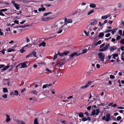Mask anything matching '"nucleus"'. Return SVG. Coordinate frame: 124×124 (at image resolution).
Listing matches in <instances>:
<instances>
[{"label": "nucleus", "mask_w": 124, "mask_h": 124, "mask_svg": "<svg viewBox=\"0 0 124 124\" xmlns=\"http://www.w3.org/2000/svg\"><path fill=\"white\" fill-rule=\"evenodd\" d=\"M64 25L63 21L60 20L57 21L52 25H49V27L50 30H59L62 28Z\"/></svg>", "instance_id": "1"}, {"label": "nucleus", "mask_w": 124, "mask_h": 124, "mask_svg": "<svg viewBox=\"0 0 124 124\" xmlns=\"http://www.w3.org/2000/svg\"><path fill=\"white\" fill-rule=\"evenodd\" d=\"M100 113V109L99 108H97L93 110L91 114V116H97Z\"/></svg>", "instance_id": "2"}, {"label": "nucleus", "mask_w": 124, "mask_h": 124, "mask_svg": "<svg viewBox=\"0 0 124 124\" xmlns=\"http://www.w3.org/2000/svg\"><path fill=\"white\" fill-rule=\"evenodd\" d=\"M110 115L109 113H108L106 115V116H104L102 117L103 120L106 122H108L110 119Z\"/></svg>", "instance_id": "3"}, {"label": "nucleus", "mask_w": 124, "mask_h": 124, "mask_svg": "<svg viewBox=\"0 0 124 124\" xmlns=\"http://www.w3.org/2000/svg\"><path fill=\"white\" fill-rule=\"evenodd\" d=\"M98 55L101 61L102 62L104 61L105 57L104 54L103 53L100 52L98 54Z\"/></svg>", "instance_id": "4"}, {"label": "nucleus", "mask_w": 124, "mask_h": 124, "mask_svg": "<svg viewBox=\"0 0 124 124\" xmlns=\"http://www.w3.org/2000/svg\"><path fill=\"white\" fill-rule=\"evenodd\" d=\"M109 44H108L106 46H105L104 47H103L101 49H100V50L102 51H105L107 50L108 48L109 47Z\"/></svg>", "instance_id": "5"}, {"label": "nucleus", "mask_w": 124, "mask_h": 124, "mask_svg": "<svg viewBox=\"0 0 124 124\" xmlns=\"http://www.w3.org/2000/svg\"><path fill=\"white\" fill-rule=\"evenodd\" d=\"M72 20L71 19H68L66 18H65L64 19L65 25H67L68 23H71L72 22Z\"/></svg>", "instance_id": "6"}, {"label": "nucleus", "mask_w": 124, "mask_h": 124, "mask_svg": "<svg viewBox=\"0 0 124 124\" xmlns=\"http://www.w3.org/2000/svg\"><path fill=\"white\" fill-rule=\"evenodd\" d=\"M27 63V62H24L20 63L21 64V66L20 67V68L21 69L22 68H24L27 67V65H26V64Z\"/></svg>", "instance_id": "7"}, {"label": "nucleus", "mask_w": 124, "mask_h": 124, "mask_svg": "<svg viewBox=\"0 0 124 124\" xmlns=\"http://www.w3.org/2000/svg\"><path fill=\"white\" fill-rule=\"evenodd\" d=\"M53 19L51 17H42L41 18L42 20L43 21H47L51 20Z\"/></svg>", "instance_id": "8"}, {"label": "nucleus", "mask_w": 124, "mask_h": 124, "mask_svg": "<svg viewBox=\"0 0 124 124\" xmlns=\"http://www.w3.org/2000/svg\"><path fill=\"white\" fill-rule=\"evenodd\" d=\"M80 53H79L77 52H75L73 53V54H71L70 55V56L71 57H72L76 56H78L80 55Z\"/></svg>", "instance_id": "9"}, {"label": "nucleus", "mask_w": 124, "mask_h": 124, "mask_svg": "<svg viewBox=\"0 0 124 124\" xmlns=\"http://www.w3.org/2000/svg\"><path fill=\"white\" fill-rule=\"evenodd\" d=\"M117 49V48L116 46H113L110 47L109 48V49L110 51L113 52V51L116 50Z\"/></svg>", "instance_id": "10"}, {"label": "nucleus", "mask_w": 124, "mask_h": 124, "mask_svg": "<svg viewBox=\"0 0 124 124\" xmlns=\"http://www.w3.org/2000/svg\"><path fill=\"white\" fill-rule=\"evenodd\" d=\"M110 16V14H108L106 15L102 16L101 17V18L102 19H107Z\"/></svg>", "instance_id": "11"}, {"label": "nucleus", "mask_w": 124, "mask_h": 124, "mask_svg": "<svg viewBox=\"0 0 124 124\" xmlns=\"http://www.w3.org/2000/svg\"><path fill=\"white\" fill-rule=\"evenodd\" d=\"M12 2L13 3L14 6L16 8L17 10H19V7L20 6V5L19 4L15 3L14 1L13 2Z\"/></svg>", "instance_id": "12"}, {"label": "nucleus", "mask_w": 124, "mask_h": 124, "mask_svg": "<svg viewBox=\"0 0 124 124\" xmlns=\"http://www.w3.org/2000/svg\"><path fill=\"white\" fill-rule=\"evenodd\" d=\"M93 21L90 23V24L92 25H94L96 24L97 23V19H94L93 20Z\"/></svg>", "instance_id": "13"}, {"label": "nucleus", "mask_w": 124, "mask_h": 124, "mask_svg": "<svg viewBox=\"0 0 124 124\" xmlns=\"http://www.w3.org/2000/svg\"><path fill=\"white\" fill-rule=\"evenodd\" d=\"M6 122H8L10 121L11 119L10 118V116L8 115H6Z\"/></svg>", "instance_id": "14"}, {"label": "nucleus", "mask_w": 124, "mask_h": 124, "mask_svg": "<svg viewBox=\"0 0 124 124\" xmlns=\"http://www.w3.org/2000/svg\"><path fill=\"white\" fill-rule=\"evenodd\" d=\"M51 98H53L55 97L54 95L55 94V91L54 90H51Z\"/></svg>", "instance_id": "15"}, {"label": "nucleus", "mask_w": 124, "mask_h": 124, "mask_svg": "<svg viewBox=\"0 0 124 124\" xmlns=\"http://www.w3.org/2000/svg\"><path fill=\"white\" fill-rule=\"evenodd\" d=\"M46 43L45 42L43 41L39 45V47H40L42 46L43 47H44L46 46Z\"/></svg>", "instance_id": "16"}, {"label": "nucleus", "mask_w": 124, "mask_h": 124, "mask_svg": "<svg viewBox=\"0 0 124 124\" xmlns=\"http://www.w3.org/2000/svg\"><path fill=\"white\" fill-rule=\"evenodd\" d=\"M113 56V58L115 59L116 57H118V53H114L111 55Z\"/></svg>", "instance_id": "17"}, {"label": "nucleus", "mask_w": 124, "mask_h": 124, "mask_svg": "<svg viewBox=\"0 0 124 124\" xmlns=\"http://www.w3.org/2000/svg\"><path fill=\"white\" fill-rule=\"evenodd\" d=\"M89 6L91 8H94L96 7V5L95 4L92 3L90 4Z\"/></svg>", "instance_id": "18"}, {"label": "nucleus", "mask_w": 124, "mask_h": 124, "mask_svg": "<svg viewBox=\"0 0 124 124\" xmlns=\"http://www.w3.org/2000/svg\"><path fill=\"white\" fill-rule=\"evenodd\" d=\"M25 48L24 46L23 47L22 49L20 50V51L21 53H23L25 51V50H24Z\"/></svg>", "instance_id": "19"}, {"label": "nucleus", "mask_w": 124, "mask_h": 124, "mask_svg": "<svg viewBox=\"0 0 124 124\" xmlns=\"http://www.w3.org/2000/svg\"><path fill=\"white\" fill-rule=\"evenodd\" d=\"M16 122L17 124H22L23 123L22 121L17 119L16 120Z\"/></svg>", "instance_id": "20"}, {"label": "nucleus", "mask_w": 124, "mask_h": 124, "mask_svg": "<svg viewBox=\"0 0 124 124\" xmlns=\"http://www.w3.org/2000/svg\"><path fill=\"white\" fill-rule=\"evenodd\" d=\"M8 52H10L12 51L14 52L16 51L15 50L13 49L12 48H9L7 50Z\"/></svg>", "instance_id": "21"}, {"label": "nucleus", "mask_w": 124, "mask_h": 124, "mask_svg": "<svg viewBox=\"0 0 124 124\" xmlns=\"http://www.w3.org/2000/svg\"><path fill=\"white\" fill-rule=\"evenodd\" d=\"M117 30V28H115L113 30H111V33L113 34H114L116 32V31Z\"/></svg>", "instance_id": "22"}, {"label": "nucleus", "mask_w": 124, "mask_h": 124, "mask_svg": "<svg viewBox=\"0 0 124 124\" xmlns=\"http://www.w3.org/2000/svg\"><path fill=\"white\" fill-rule=\"evenodd\" d=\"M3 92L4 93H8V91L7 88H3Z\"/></svg>", "instance_id": "23"}, {"label": "nucleus", "mask_w": 124, "mask_h": 124, "mask_svg": "<svg viewBox=\"0 0 124 124\" xmlns=\"http://www.w3.org/2000/svg\"><path fill=\"white\" fill-rule=\"evenodd\" d=\"M9 67V65L7 66L4 67L2 69V71H3L7 70Z\"/></svg>", "instance_id": "24"}, {"label": "nucleus", "mask_w": 124, "mask_h": 124, "mask_svg": "<svg viewBox=\"0 0 124 124\" xmlns=\"http://www.w3.org/2000/svg\"><path fill=\"white\" fill-rule=\"evenodd\" d=\"M63 64V63L58 62H57V65L58 66L60 67L62 66Z\"/></svg>", "instance_id": "25"}, {"label": "nucleus", "mask_w": 124, "mask_h": 124, "mask_svg": "<svg viewBox=\"0 0 124 124\" xmlns=\"http://www.w3.org/2000/svg\"><path fill=\"white\" fill-rule=\"evenodd\" d=\"M79 116V117L82 118L84 116L83 113L82 112H80L78 114Z\"/></svg>", "instance_id": "26"}, {"label": "nucleus", "mask_w": 124, "mask_h": 124, "mask_svg": "<svg viewBox=\"0 0 124 124\" xmlns=\"http://www.w3.org/2000/svg\"><path fill=\"white\" fill-rule=\"evenodd\" d=\"M45 10V8H39L38 9V11L39 12H40L41 11H43Z\"/></svg>", "instance_id": "27"}, {"label": "nucleus", "mask_w": 124, "mask_h": 124, "mask_svg": "<svg viewBox=\"0 0 124 124\" xmlns=\"http://www.w3.org/2000/svg\"><path fill=\"white\" fill-rule=\"evenodd\" d=\"M104 35V34L103 32L100 33L99 34V37L100 38L103 37Z\"/></svg>", "instance_id": "28"}, {"label": "nucleus", "mask_w": 124, "mask_h": 124, "mask_svg": "<svg viewBox=\"0 0 124 124\" xmlns=\"http://www.w3.org/2000/svg\"><path fill=\"white\" fill-rule=\"evenodd\" d=\"M34 124H39L38 121V119L37 118H36L35 119L34 121Z\"/></svg>", "instance_id": "29"}, {"label": "nucleus", "mask_w": 124, "mask_h": 124, "mask_svg": "<svg viewBox=\"0 0 124 124\" xmlns=\"http://www.w3.org/2000/svg\"><path fill=\"white\" fill-rule=\"evenodd\" d=\"M94 12V11L93 10H92L89 11V12H88L87 14V15H89L91 14L92 13H93Z\"/></svg>", "instance_id": "30"}, {"label": "nucleus", "mask_w": 124, "mask_h": 124, "mask_svg": "<svg viewBox=\"0 0 124 124\" xmlns=\"http://www.w3.org/2000/svg\"><path fill=\"white\" fill-rule=\"evenodd\" d=\"M31 53V54H32V55H33L34 56L36 57H37L36 53V52L35 51H34L32 52Z\"/></svg>", "instance_id": "31"}, {"label": "nucleus", "mask_w": 124, "mask_h": 124, "mask_svg": "<svg viewBox=\"0 0 124 124\" xmlns=\"http://www.w3.org/2000/svg\"><path fill=\"white\" fill-rule=\"evenodd\" d=\"M32 46V45L30 43H29L28 44H27L24 46V47L25 48L26 47H28L29 48L31 47Z\"/></svg>", "instance_id": "32"}, {"label": "nucleus", "mask_w": 124, "mask_h": 124, "mask_svg": "<svg viewBox=\"0 0 124 124\" xmlns=\"http://www.w3.org/2000/svg\"><path fill=\"white\" fill-rule=\"evenodd\" d=\"M14 95L18 96L19 95V93L18 91L17 90H15L14 91Z\"/></svg>", "instance_id": "33"}, {"label": "nucleus", "mask_w": 124, "mask_h": 124, "mask_svg": "<svg viewBox=\"0 0 124 124\" xmlns=\"http://www.w3.org/2000/svg\"><path fill=\"white\" fill-rule=\"evenodd\" d=\"M69 52L68 51H66L63 53V56H65L67 54L69 53Z\"/></svg>", "instance_id": "34"}, {"label": "nucleus", "mask_w": 124, "mask_h": 124, "mask_svg": "<svg viewBox=\"0 0 124 124\" xmlns=\"http://www.w3.org/2000/svg\"><path fill=\"white\" fill-rule=\"evenodd\" d=\"M87 50L86 49H84L82 51V54H83L86 53Z\"/></svg>", "instance_id": "35"}, {"label": "nucleus", "mask_w": 124, "mask_h": 124, "mask_svg": "<svg viewBox=\"0 0 124 124\" xmlns=\"http://www.w3.org/2000/svg\"><path fill=\"white\" fill-rule=\"evenodd\" d=\"M122 117L120 116H117L116 118V121H118L122 119Z\"/></svg>", "instance_id": "36"}, {"label": "nucleus", "mask_w": 124, "mask_h": 124, "mask_svg": "<svg viewBox=\"0 0 124 124\" xmlns=\"http://www.w3.org/2000/svg\"><path fill=\"white\" fill-rule=\"evenodd\" d=\"M47 87H48V84H47L44 85L42 86V88L43 89H44Z\"/></svg>", "instance_id": "37"}, {"label": "nucleus", "mask_w": 124, "mask_h": 124, "mask_svg": "<svg viewBox=\"0 0 124 124\" xmlns=\"http://www.w3.org/2000/svg\"><path fill=\"white\" fill-rule=\"evenodd\" d=\"M88 86L86 84V85H85L81 86L80 87V89H85V88H86Z\"/></svg>", "instance_id": "38"}, {"label": "nucleus", "mask_w": 124, "mask_h": 124, "mask_svg": "<svg viewBox=\"0 0 124 124\" xmlns=\"http://www.w3.org/2000/svg\"><path fill=\"white\" fill-rule=\"evenodd\" d=\"M84 32L86 35L87 36H89V32L88 31V32H87L86 31V30H85L84 31Z\"/></svg>", "instance_id": "39"}, {"label": "nucleus", "mask_w": 124, "mask_h": 124, "mask_svg": "<svg viewBox=\"0 0 124 124\" xmlns=\"http://www.w3.org/2000/svg\"><path fill=\"white\" fill-rule=\"evenodd\" d=\"M52 13L51 12H49L48 13H46L44 14V16H46L47 15L51 14Z\"/></svg>", "instance_id": "40"}, {"label": "nucleus", "mask_w": 124, "mask_h": 124, "mask_svg": "<svg viewBox=\"0 0 124 124\" xmlns=\"http://www.w3.org/2000/svg\"><path fill=\"white\" fill-rule=\"evenodd\" d=\"M2 96L3 98L6 99L7 97V95L6 94H5L4 95H2Z\"/></svg>", "instance_id": "41"}, {"label": "nucleus", "mask_w": 124, "mask_h": 124, "mask_svg": "<svg viewBox=\"0 0 124 124\" xmlns=\"http://www.w3.org/2000/svg\"><path fill=\"white\" fill-rule=\"evenodd\" d=\"M7 10H8V9H7L5 8L4 9H2L1 10H0V11H1L2 12H5V11H7Z\"/></svg>", "instance_id": "42"}, {"label": "nucleus", "mask_w": 124, "mask_h": 124, "mask_svg": "<svg viewBox=\"0 0 124 124\" xmlns=\"http://www.w3.org/2000/svg\"><path fill=\"white\" fill-rule=\"evenodd\" d=\"M118 33L120 36H122V31L121 30H119Z\"/></svg>", "instance_id": "43"}, {"label": "nucleus", "mask_w": 124, "mask_h": 124, "mask_svg": "<svg viewBox=\"0 0 124 124\" xmlns=\"http://www.w3.org/2000/svg\"><path fill=\"white\" fill-rule=\"evenodd\" d=\"M57 55H60L61 56H63V53H61L59 52H58L57 53Z\"/></svg>", "instance_id": "44"}, {"label": "nucleus", "mask_w": 124, "mask_h": 124, "mask_svg": "<svg viewBox=\"0 0 124 124\" xmlns=\"http://www.w3.org/2000/svg\"><path fill=\"white\" fill-rule=\"evenodd\" d=\"M82 120L83 121H85L87 120V118H86L83 117L82 118Z\"/></svg>", "instance_id": "45"}, {"label": "nucleus", "mask_w": 124, "mask_h": 124, "mask_svg": "<svg viewBox=\"0 0 124 124\" xmlns=\"http://www.w3.org/2000/svg\"><path fill=\"white\" fill-rule=\"evenodd\" d=\"M6 51L5 49H3L1 51H0V53H1L3 54L5 53L4 51Z\"/></svg>", "instance_id": "46"}, {"label": "nucleus", "mask_w": 124, "mask_h": 124, "mask_svg": "<svg viewBox=\"0 0 124 124\" xmlns=\"http://www.w3.org/2000/svg\"><path fill=\"white\" fill-rule=\"evenodd\" d=\"M20 65H21V64L20 63L16 66V68L17 69H18L20 68V67L19 68V66H20Z\"/></svg>", "instance_id": "47"}, {"label": "nucleus", "mask_w": 124, "mask_h": 124, "mask_svg": "<svg viewBox=\"0 0 124 124\" xmlns=\"http://www.w3.org/2000/svg\"><path fill=\"white\" fill-rule=\"evenodd\" d=\"M105 45V43H103L101 44L100 46V48H102Z\"/></svg>", "instance_id": "48"}, {"label": "nucleus", "mask_w": 124, "mask_h": 124, "mask_svg": "<svg viewBox=\"0 0 124 124\" xmlns=\"http://www.w3.org/2000/svg\"><path fill=\"white\" fill-rule=\"evenodd\" d=\"M91 83H92L91 81H88L87 83V85L88 86H89V85H90V84Z\"/></svg>", "instance_id": "49"}, {"label": "nucleus", "mask_w": 124, "mask_h": 124, "mask_svg": "<svg viewBox=\"0 0 124 124\" xmlns=\"http://www.w3.org/2000/svg\"><path fill=\"white\" fill-rule=\"evenodd\" d=\"M114 76L112 75H110V78L111 79H113L114 78Z\"/></svg>", "instance_id": "50"}, {"label": "nucleus", "mask_w": 124, "mask_h": 124, "mask_svg": "<svg viewBox=\"0 0 124 124\" xmlns=\"http://www.w3.org/2000/svg\"><path fill=\"white\" fill-rule=\"evenodd\" d=\"M84 114L87 116H89V113L87 111H86L85 113Z\"/></svg>", "instance_id": "51"}, {"label": "nucleus", "mask_w": 124, "mask_h": 124, "mask_svg": "<svg viewBox=\"0 0 124 124\" xmlns=\"http://www.w3.org/2000/svg\"><path fill=\"white\" fill-rule=\"evenodd\" d=\"M113 22V21L111 20H109L108 22V23L110 24H112Z\"/></svg>", "instance_id": "52"}, {"label": "nucleus", "mask_w": 124, "mask_h": 124, "mask_svg": "<svg viewBox=\"0 0 124 124\" xmlns=\"http://www.w3.org/2000/svg\"><path fill=\"white\" fill-rule=\"evenodd\" d=\"M110 35V34L109 33H107V34L106 35H105V37H109Z\"/></svg>", "instance_id": "53"}, {"label": "nucleus", "mask_w": 124, "mask_h": 124, "mask_svg": "<svg viewBox=\"0 0 124 124\" xmlns=\"http://www.w3.org/2000/svg\"><path fill=\"white\" fill-rule=\"evenodd\" d=\"M111 31V30H106V31H104V32L105 33H108V32H109Z\"/></svg>", "instance_id": "54"}, {"label": "nucleus", "mask_w": 124, "mask_h": 124, "mask_svg": "<svg viewBox=\"0 0 124 124\" xmlns=\"http://www.w3.org/2000/svg\"><path fill=\"white\" fill-rule=\"evenodd\" d=\"M103 24V23H101V22H99V25L101 26Z\"/></svg>", "instance_id": "55"}, {"label": "nucleus", "mask_w": 124, "mask_h": 124, "mask_svg": "<svg viewBox=\"0 0 124 124\" xmlns=\"http://www.w3.org/2000/svg\"><path fill=\"white\" fill-rule=\"evenodd\" d=\"M14 22L15 23H16L17 24H19V21L18 20H15L14 21Z\"/></svg>", "instance_id": "56"}, {"label": "nucleus", "mask_w": 124, "mask_h": 124, "mask_svg": "<svg viewBox=\"0 0 124 124\" xmlns=\"http://www.w3.org/2000/svg\"><path fill=\"white\" fill-rule=\"evenodd\" d=\"M31 55H32V54H31V53L26 56V58H28L29 57H30L31 56Z\"/></svg>", "instance_id": "57"}, {"label": "nucleus", "mask_w": 124, "mask_h": 124, "mask_svg": "<svg viewBox=\"0 0 124 124\" xmlns=\"http://www.w3.org/2000/svg\"><path fill=\"white\" fill-rule=\"evenodd\" d=\"M120 43L122 44H124V39H122L120 41Z\"/></svg>", "instance_id": "58"}, {"label": "nucleus", "mask_w": 124, "mask_h": 124, "mask_svg": "<svg viewBox=\"0 0 124 124\" xmlns=\"http://www.w3.org/2000/svg\"><path fill=\"white\" fill-rule=\"evenodd\" d=\"M0 16H5V15L1 11H0Z\"/></svg>", "instance_id": "59"}, {"label": "nucleus", "mask_w": 124, "mask_h": 124, "mask_svg": "<svg viewBox=\"0 0 124 124\" xmlns=\"http://www.w3.org/2000/svg\"><path fill=\"white\" fill-rule=\"evenodd\" d=\"M121 38V37L120 36L118 35L116 37V39L117 40L120 39Z\"/></svg>", "instance_id": "60"}, {"label": "nucleus", "mask_w": 124, "mask_h": 124, "mask_svg": "<svg viewBox=\"0 0 124 124\" xmlns=\"http://www.w3.org/2000/svg\"><path fill=\"white\" fill-rule=\"evenodd\" d=\"M91 106H89L87 108V109L88 110H89L91 108Z\"/></svg>", "instance_id": "61"}, {"label": "nucleus", "mask_w": 124, "mask_h": 124, "mask_svg": "<svg viewBox=\"0 0 124 124\" xmlns=\"http://www.w3.org/2000/svg\"><path fill=\"white\" fill-rule=\"evenodd\" d=\"M26 21V20H23V21L20 22V23L22 24L24 23H25Z\"/></svg>", "instance_id": "62"}, {"label": "nucleus", "mask_w": 124, "mask_h": 124, "mask_svg": "<svg viewBox=\"0 0 124 124\" xmlns=\"http://www.w3.org/2000/svg\"><path fill=\"white\" fill-rule=\"evenodd\" d=\"M101 43V41L100 40H99V41H98L97 43V44L98 45L100 44Z\"/></svg>", "instance_id": "63"}, {"label": "nucleus", "mask_w": 124, "mask_h": 124, "mask_svg": "<svg viewBox=\"0 0 124 124\" xmlns=\"http://www.w3.org/2000/svg\"><path fill=\"white\" fill-rule=\"evenodd\" d=\"M26 39L27 41V43H28L30 41V39L28 38H26Z\"/></svg>", "instance_id": "64"}]
</instances>
